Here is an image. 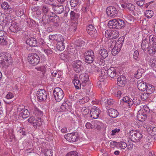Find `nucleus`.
<instances>
[{
    "mask_svg": "<svg viewBox=\"0 0 156 156\" xmlns=\"http://www.w3.org/2000/svg\"><path fill=\"white\" fill-rule=\"evenodd\" d=\"M82 89L85 90L86 94H89L90 91L91 83L89 80L88 75L86 73L81 74L79 76Z\"/></svg>",
    "mask_w": 156,
    "mask_h": 156,
    "instance_id": "obj_1",
    "label": "nucleus"
},
{
    "mask_svg": "<svg viewBox=\"0 0 156 156\" xmlns=\"http://www.w3.org/2000/svg\"><path fill=\"white\" fill-rule=\"evenodd\" d=\"M13 62V59L10 54L3 52L0 53V64L3 67L9 66Z\"/></svg>",
    "mask_w": 156,
    "mask_h": 156,
    "instance_id": "obj_2",
    "label": "nucleus"
},
{
    "mask_svg": "<svg viewBox=\"0 0 156 156\" xmlns=\"http://www.w3.org/2000/svg\"><path fill=\"white\" fill-rule=\"evenodd\" d=\"M129 135L131 140L134 142H138L143 137L140 131L134 130L130 131L129 133Z\"/></svg>",
    "mask_w": 156,
    "mask_h": 156,
    "instance_id": "obj_3",
    "label": "nucleus"
},
{
    "mask_svg": "<svg viewBox=\"0 0 156 156\" xmlns=\"http://www.w3.org/2000/svg\"><path fill=\"white\" fill-rule=\"evenodd\" d=\"M27 59L29 63L33 66L37 65L40 61V58L38 55L34 53L29 54Z\"/></svg>",
    "mask_w": 156,
    "mask_h": 156,
    "instance_id": "obj_4",
    "label": "nucleus"
},
{
    "mask_svg": "<svg viewBox=\"0 0 156 156\" xmlns=\"http://www.w3.org/2000/svg\"><path fill=\"white\" fill-rule=\"evenodd\" d=\"M53 93L55 100L58 102L61 101L64 96L63 90L59 87L55 88L53 90Z\"/></svg>",
    "mask_w": 156,
    "mask_h": 156,
    "instance_id": "obj_5",
    "label": "nucleus"
},
{
    "mask_svg": "<svg viewBox=\"0 0 156 156\" xmlns=\"http://www.w3.org/2000/svg\"><path fill=\"white\" fill-rule=\"evenodd\" d=\"M85 62L88 64L92 63L94 59V53L92 50L85 52L84 54Z\"/></svg>",
    "mask_w": 156,
    "mask_h": 156,
    "instance_id": "obj_6",
    "label": "nucleus"
},
{
    "mask_svg": "<svg viewBox=\"0 0 156 156\" xmlns=\"http://www.w3.org/2000/svg\"><path fill=\"white\" fill-rule=\"evenodd\" d=\"M106 12L108 16L115 17L117 16L118 11L115 7L111 6L107 8Z\"/></svg>",
    "mask_w": 156,
    "mask_h": 156,
    "instance_id": "obj_7",
    "label": "nucleus"
},
{
    "mask_svg": "<svg viewBox=\"0 0 156 156\" xmlns=\"http://www.w3.org/2000/svg\"><path fill=\"white\" fill-rule=\"evenodd\" d=\"M83 63L80 60L74 61L72 64L73 68L76 73L80 72L83 69Z\"/></svg>",
    "mask_w": 156,
    "mask_h": 156,
    "instance_id": "obj_8",
    "label": "nucleus"
},
{
    "mask_svg": "<svg viewBox=\"0 0 156 156\" xmlns=\"http://www.w3.org/2000/svg\"><path fill=\"white\" fill-rule=\"evenodd\" d=\"M123 43L122 40H119L117 41L116 45L112 49V54L115 56L117 55L120 51Z\"/></svg>",
    "mask_w": 156,
    "mask_h": 156,
    "instance_id": "obj_9",
    "label": "nucleus"
},
{
    "mask_svg": "<svg viewBox=\"0 0 156 156\" xmlns=\"http://www.w3.org/2000/svg\"><path fill=\"white\" fill-rule=\"evenodd\" d=\"M101 112V111L99 108L95 106H93L90 110V116L93 119H97Z\"/></svg>",
    "mask_w": 156,
    "mask_h": 156,
    "instance_id": "obj_10",
    "label": "nucleus"
},
{
    "mask_svg": "<svg viewBox=\"0 0 156 156\" xmlns=\"http://www.w3.org/2000/svg\"><path fill=\"white\" fill-rule=\"evenodd\" d=\"M37 95L38 101H42L45 100L47 97V94L44 90L40 89L37 91Z\"/></svg>",
    "mask_w": 156,
    "mask_h": 156,
    "instance_id": "obj_11",
    "label": "nucleus"
},
{
    "mask_svg": "<svg viewBox=\"0 0 156 156\" xmlns=\"http://www.w3.org/2000/svg\"><path fill=\"white\" fill-rule=\"evenodd\" d=\"M68 103V102L67 101L63 102L59 109L60 111L62 112H70L72 107L71 104L70 103Z\"/></svg>",
    "mask_w": 156,
    "mask_h": 156,
    "instance_id": "obj_12",
    "label": "nucleus"
},
{
    "mask_svg": "<svg viewBox=\"0 0 156 156\" xmlns=\"http://www.w3.org/2000/svg\"><path fill=\"white\" fill-rule=\"evenodd\" d=\"M65 138L68 141L70 142H75L78 140V135L77 134L75 133H68L66 134Z\"/></svg>",
    "mask_w": 156,
    "mask_h": 156,
    "instance_id": "obj_13",
    "label": "nucleus"
},
{
    "mask_svg": "<svg viewBox=\"0 0 156 156\" xmlns=\"http://www.w3.org/2000/svg\"><path fill=\"white\" fill-rule=\"evenodd\" d=\"M7 44L6 33L5 31L0 30V44L6 45Z\"/></svg>",
    "mask_w": 156,
    "mask_h": 156,
    "instance_id": "obj_14",
    "label": "nucleus"
},
{
    "mask_svg": "<svg viewBox=\"0 0 156 156\" xmlns=\"http://www.w3.org/2000/svg\"><path fill=\"white\" fill-rule=\"evenodd\" d=\"M86 30L88 33L92 37H96L97 35L96 30L92 24L89 25L87 27Z\"/></svg>",
    "mask_w": 156,
    "mask_h": 156,
    "instance_id": "obj_15",
    "label": "nucleus"
},
{
    "mask_svg": "<svg viewBox=\"0 0 156 156\" xmlns=\"http://www.w3.org/2000/svg\"><path fill=\"white\" fill-rule=\"evenodd\" d=\"M52 8L55 13L57 14H61L64 11L63 6L62 5L54 4Z\"/></svg>",
    "mask_w": 156,
    "mask_h": 156,
    "instance_id": "obj_16",
    "label": "nucleus"
},
{
    "mask_svg": "<svg viewBox=\"0 0 156 156\" xmlns=\"http://www.w3.org/2000/svg\"><path fill=\"white\" fill-rule=\"evenodd\" d=\"M132 99L128 96L124 97L121 100L120 104L122 105H124V103L126 105H127L129 108L132 106Z\"/></svg>",
    "mask_w": 156,
    "mask_h": 156,
    "instance_id": "obj_17",
    "label": "nucleus"
},
{
    "mask_svg": "<svg viewBox=\"0 0 156 156\" xmlns=\"http://www.w3.org/2000/svg\"><path fill=\"white\" fill-rule=\"evenodd\" d=\"M20 28L19 27V23L14 22L12 23L9 27L10 31L14 33H16L20 30Z\"/></svg>",
    "mask_w": 156,
    "mask_h": 156,
    "instance_id": "obj_18",
    "label": "nucleus"
},
{
    "mask_svg": "<svg viewBox=\"0 0 156 156\" xmlns=\"http://www.w3.org/2000/svg\"><path fill=\"white\" fill-rule=\"evenodd\" d=\"M60 58L66 62L71 61L73 59V57H72V56L68 54L67 52H64L61 54Z\"/></svg>",
    "mask_w": 156,
    "mask_h": 156,
    "instance_id": "obj_19",
    "label": "nucleus"
},
{
    "mask_svg": "<svg viewBox=\"0 0 156 156\" xmlns=\"http://www.w3.org/2000/svg\"><path fill=\"white\" fill-rule=\"evenodd\" d=\"M137 87L139 90L144 91L146 90L147 84L146 83H144L143 81L140 80L137 82Z\"/></svg>",
    "mask_w": 156,
    "mask_h": 156,
    "instance_id": "obj_20",
    "label": "nucleus"
},
{
    "mask_svg": "<svg viewBox=\"0 0 156 156\" xmlns=\"http://www.w3.org/2000/svg\"><path fill=\"white\" fill-rule=\"evenodd\" d=\"M118 85L121 87L124 86L126 83V79L124 76L121 75L117 78Z\"/></svg>",
    "mask_w": 156,
    "mask_h": 156,
    "instance_id": "obj_21",
    "label": "nucleus"
},
{
    "mask_svg": "<svg viewBox=\"0 0 156 156\" xmlns=\"http://www.w3.org/2000/svg\"><path fill=\"white\" fill-rule=\"evenodd\" d=\"M107 112L108 115L113 118L116 117L119 114L118 111L113 108H110L108 109L107 111Z\"/></svg>",
    "mask_w": 156,
    "mask_h": 156,
    "instance_id": "obj_22",
    "label": "nucleus"
},
{
    "mask_svg": "<svg viewBox=\"0 0 156 156\" xmlns=\"http://www.w3.org/2000/svg\"><path fill=\"white\" fill-rule=\"evenodd\" d=\"M11 19L10 16H8L4 19L2 23V25H0V30H2L3 29V27H5L8 26L9 23H10Z\"/></svg>",
    "mask_w": 156,
    "mask_h": 156,
    "instance_id": "obj_23",
    "label": "nucleus"
},
{
    "mask_svg": "<svg viewBox=\"0 0 156 156\" xmlns=\"http://www.w3.org/2000/svg\"><path fill=\"white\" fill-rule=\"evenodd\" d=\"M26 43L31 47H35L37 46V40L34 38H28L26 40Z\"/></svg>",
    "mask_w": 156,
    "mask_h": 156,
    "instance_id": "obj_24",
    "label": "nucleus"
},
{
    "mask_svg": "<svg viewBox=\"0 0 156 156\" xmlns=\"http://www.w3.org/2000/svg\"><path fill=\"white\" fill-rule=\"evenodd\" d=\"M20 106H19L18 107V111H21L20 116H22L23 119H26L28 117L29 115V113L28 110L25 109L20 108Z\"/></svg>",
    "mask_w": 156,
    "mask_h": 156,
    "instance_id": "obj_25",
    "label": "nucleus"
},
{
    "mask_svg": "<svg viewBox=\"0 0 156 156\" xmlns=\"http://www.w3.org/2000/svg\"><path fill=\"white\" fill-rule=\"evenodd\" d=\"M106 72L108 75L111 78H113L117 74L116 69L114 67H110L107 71Z\"/></svg>",
    "mask_w": 156,
    "mask_h": 156,
    "instance_id": "obj_26",
    "label": "nucleus"
},
{
    "mask_svg": "<svg viewBox=\"0 0 156 156\" xmlns=\"http://www.w3.org/2000/svg\"><path fill=\"white\" fill-rule=\"evenodd\" d=\"M59 20L58 17H55L51 19L50 24L55 27H57L59 25Z\"/></svg>",
    "mask_w": 156,
    "mask_h": 156,
    "instance_id": "obj_27",
    "label": "nucleus"
},
{
    "mask_svg": "<svg viewBox=\"0 0 156 156\" xmlns=\"http://www.w3.org/2000/svg\"><path fill=\"white\" fill-rule=\"evenodd\" d=\"M147 118V116L145 114L142 112L140 110L138 112L137 115V119L140 121H144Z\"/></svg>",
    "mask_w": 156,
    "mask_h": 156,
    "instance_id": "obj_28",
    "label": "nucleus"
},
{
    "mask_svg": "<svg viewBox=\"0 0 156 156\" xmlns=\"http://www.w3.org/2000/svg\"><path fill=\"white\" fill-rule=\"evenodd\" d=\"M1 6L2 9L5 10V12L6 13L9 14L12 12V9L7 2H3Z\"/></svg>",
    "mask_w": 156,
    "mask_h": 156,
    "instance_id": "obj_29",
    "label": "nucleus"
},
{
    "mask_svg": "<svg viewBox=\"0 0 156 156\" xmlns=\"http://www.w3.org/2000/svg\"><path fill=\"white\" fill-rule=\"evenodd\" d=\"M147 37H144L143 39L142 43L141 44V47L142 49L146 51L149 47V45L148 42L147 38Z\"/></svg>",
    "mask_w": 156,
    "mask_h": 156,
    "instance_id": "obj_30",
    "label": "nucleus"
},
{
    "mask_svg": "<svg viewBox=\"0 0 156 156\" xmlns=\"http://www.w3.org/2000/svg\"><path fill=\"white\" fill-rule=\"evenodd\" d=\"M67 50L68 51V53L71 55L72 56V57H73V59L77 52L76 48L75 47H73L72 46H69L68 47Z\"/></svg>",
    "mask_w": 156,
    "mask_h": 156,
    "instance_id": "obj_31",
    "label": "nucleus"
},
{
    "mask_svg": "<svg viewBox=\"0 0 156 156\" xmlns=\"http://www.w3.org/2000/svg\"><path fill=\"white\" fill-rule=\"evenodd\" d=\"M116 26L117 29H121L125 26V23L124 20L120 19H116Z\"/></svg>",
    "mask_w": 156,
    "mask_h": 156,
    "instance_id": "obj_32",
    "label": "nucleus"
},
{
    "mask_svg": "<svg viewBox=\"0 0 156 156\" xmlns=\"http://www.w3.org/2000/svg\"><path fill=\"white\" fill-rule=\"evenodd\" d=\"M73 83L74 84L75 87L77 89L81 88L82 86L81 82L77 77L75 76L73 80Z\"/></svg>",
    "mask_w": 156,
    "mask_h": 156,
    "instance_id": "obj_33",
    "label": "nucleus"
},
{
    "mask_svg": "<svg viewBox=\"0 0 156 156\" xmlns=\"http://www.w3.org/2000/svg\"><path fill=\"white\" fill-rule=\"evenodd\" d=\"M43 123V119L41 118H37L35 121L33 122V126L35 128H37V126H40Z\"/></svg>",
    "mask_w": 156,
    "mask_h": 156,
    "instance_id": "obj_34",
    "label": "nucleus"
},
{
    "mask_svg": "<svg viewBox=\"0 0 156 156\" xmlns=\"http://www.w3.org/2000/svg\"><path fill=\"white\" fill-rule=\"evenodd\" d=\"M98 53L100 55L102 59L106 58L108 55L107 51L104 48H102L99 51Z\"/></svg>",
    "mask_w": 156,
    "mask_h": 156,
    "instance_id": "obj_35",
    "label": "nucleus"
},
{
    "mask_svg": "<svg viewBox=\"0 0 156 156\" xmlns=\"http://www.w3.org/2000/svg\"><path fill=\"white\" fill-rule=\"evenodd\" d=\"M116 19H114L112 20H110L108 21V26L110 28H116L117 27L116 26Z\"/></svg>",
    "mask_w": 156,
    "mask_h": 156,
    "instance_id": "obj_36",
    "label": "nucleus"
},
{
    "mask_svg": "<svg viewBox=\"0 0 156 156\" xmlns=\"http://www.w3.org/2000/svg\"><path fill=\"white\" fill-rule=\"evenodd\" d=\"M145 91L147 94H150L154 91V87L151 85L148 84L147 86L146 90Z\"/></svg>",
    "mask_w": 156,
    "mask_h": 156,
    "instance_id": "obj_37",
    "label": "nucleus"
},
{
    "mask_svg": "<svg viewBox=\"0 0 156 156\" xmlns=\"http://www.w3.org/2000/svg\"><path fill=\"white\" fill-rule=\"evenodd\" d=\"M133 144L130 143L129 145H128L127 144H126L124 142L121 141L118 142V148H121L122 149H124L127 146H130V147L132 146Z\"/></svg>",
    "mask_w": 156,
    "mask_h": 156,
    "instance_id": "obj_38",
    "label": "nucleus"
},
{
    "mask_svg": "<svg viewBox=\"0 0 156 156\" xmlns=\"http://www.w3.org/2000/svg\"><path fill=\"white\" fill-rule=\"evenodd\" d=\"M144 72V70L143 69H140L138 70L137 73L134 74V77L137 79H139L142 76L143 73Z\"/></svg>",
    "mask_w": 156,
    "mask_h": 156,
    "instance_id": "obj_39",
    "label": "nucleus"
},
{
    "mask_svg": "<svg viewBox=\"0 0 156 156\" xmlns=\"http://www.w3.org/2000/svg\"><path fill=\"white\" fill-rule=\"evenodd\" d=\"M111 34L110 39H115L119 36V32L115 30H111Z\"/></svg>",
    "mask_w": 156,
    "mask_h": 156,
    "instance_id": "obj_40",
    "label": "nucleus"
},
{
    "mask_svg": "<svg viewBox=\"0 0 156 156\" xmlns=\"http://www.w3.org/2000/svg\"><path fill=\"white\" fill-rule=\"evenodd\" d=\"M70 18L72 20H76L79 17L78 14L75 12L74 11H71L70 12Z\"/></svg>",
    "mask_w": 156,
    "mask_h": 156,
    "instance_id": "obj_41",
    "label": "nucleus"
},
{
    "mask_svg": "<svg viewBox=\"0 0 156 156\" xmlns=\"http://www.w3.org/2000/svg\"><path fill=\"white\" fill-rule=\"evenodd\" d=\"M117 41H111L108 43V49L110 50H111L112 48L115 46L116 45Z\"/></svg>",
    "mask_w": 156,
    "mask_h": 156,
    "instance_id": "obj_42",
    "label": "nucleus"
},
{
    "mask_svg": "<svg viewBox=\"0 0 156 156\" xmlns=\"http://www.w3.org/2000/svg\"><path fill=\"white\" fill-rule=\"evenodd\" d=\"M55 41H57V43H64L65 41L64 37L60 34H58Z\"/></svg>",
    "mask_w": 156,
    "mask_h": 156,
    "instance_id": "obj_43",
    "label": "nucleus"
},
{
    "mask_svg": "<svg viewBox=\"0 0 156 156\" xmlns=\"http://www.w3.org/2000/svg\"><path fill=\"white\" fill-rule=\"evenodd\" d=\"M150 65L154 70L156 71V59H151L150 61Z\"/></svg>",
    "mask_w": 156,
    "mask_h": 156,
    "instance_id": "obj_44",
    "label": "nucleus"
},
{
    "mask_svg": "<svg viewBox=\"0 0 156 156\" xmlns=\"http://www.w3.org/2000/svg\"><path fill=\"white\" fill-rule=\"evenodd\" d=\"M56 47L58 50L62 51L65 48V46L64 45V43H57Z\"/></svg>",
    "mask_w": 156,
    "mask_h": 156,
    "instance_id": "obj_45",
    "label": "nucleus"
},
{
    "mask_svg": "<svg viewBox=\"0 0 156 156\" xmlns=\"http://www.w3.org/2000/svg\"><path fill=\"white\" fill-rule=\"evenodd\" d=\"M153 14V11L151 10H146L145 12V16L148 19L151 18L152 17Z\"/></svg>",
    "mask_w": 156,
    "mask_h": 156,
    "instance_id": "obj_46",
    "label": "nucleus"
},
{
    "mask_svg": "<svg viewBox=\"0 0 156 156\" xmlns=\"http://www.w3.org/2000/svg\"><path fill=\"white\" fill-rule=\"evenodd\" d=\"M47 18L46 15L44 16L42 18V21L43 23L44 24H50V22H51V19H48V17Z\"/></svg>",
    "mask_w": 156,
    "mask_h": 156,
    "instance_id": "obj_47",
    "label": "nucleus"
},
{
    "mask_svg": "<svg viewBox=\"0 0 156 156\" xmlns=\"http://www.w3.org/2000/svg\"><path fill=\"white\" fill-rule=\"evenodd\" d=\"M44 154L45 156H52L53 152L52 150L51 149H45Z\"/></svg>",
    "mask_w": 156,
    "mask_h": 156,
    "instance_id": "obj_48",
    "label": "nucleus"
},
{
    "mask_svg": "<svg viewBox=\"0 0 156 156\" xmlns=\"http://www.w3.org/2000/svg\"><path fill=\"white\" fill-rule=\"evenodd\" d=\"M140 103V100L138 98L135 97L132 100V105L134 104V105H139Z\"/></svg>",
    "mask_w": 156,
    "mask_h": 156,
    "instance_id": "obj_49",
    "label": "nucleus"
},
{
    "mask_svg": "<svg viewBox=\"0 0 156 156\" xmlns=\"http://www.w3.org/2000/svg\"><path fill=\"white\" fill-rule=\"evenodd\" d=\"M77 26V23L76 22L72 23L69 27V29L71 31H76Z\"/></svg>",
    "mask_w": 156,
    "mask_h": 156,
    "instance_id": "obj_50",
    "label": "nucleus"
},
{
    "mask_svg": "<svg viewBox=\"0 0 156 156\" xmlns=\"http://www.w3.org/2000/svg\"><path fill=\"white\" fill-rule=\"evenodd\" d=\"M155 36L154 35H151L149 37V43L150 44H153L155 42L156 40V38H155Z\"/></svg>",
    "mask_w": 156,
    "mask_h": 156,
    "instance_id": "obj_51",
    "label": "nucleus"
},
{
    "mask_svg": "<svg viewBox=\"0 0 156 156\" xmlns=\"http://www.w3.org/2000/svg\"><path fill=\"white\" fill-rule=\"evenodd\" d=\"M126 8L129 11H133L135 9L134 5L130 3H128L126 4Z\"/></svg>",
    "mask_w": 156,
    "mask_h": 156,
    "instance_id": "obj_52",
    "label": "nucleus"
},
{
    "mask_svg": "<svg viewBox=\"0 0 156 156\" xmlns=\"http://www.w3.org/2000/svg\"><path fill=\"white\" fill-rule=\"evenodd\" d=\"M71 6L73 7L76 6L79 3L78 0H71L70 1Z\"/></svg>",
    "mask_w": 156,
    "mask_h": 156,
    "instance_id": "obj_53",
    "label": "nucleus"
},
{
    "mask_svg": "<svg viewBox=\"0 0 156 156\" xmlns=\"http://www.w3.org/2000/svg\"><path fill=\"white\" fill-rule=\"evenodd\" d=\"M81 111L84 115L88 114L90 111V109L88 107H83L82 108Z\"/></svg>",
    "mask_w": 156,
    "mask_h": 156,
    "instance_id": "obj_54",
    "label": "nucleus"
},
{
    "mask_svg": "<svg viewBox=\"0 0 156 156\" xmlns=\"http://www.w3.org/2000/svg\"><path fill=\"white\" fill-rule=\"evenodd\" d=\"M89 99V98L88 97H84L82 99L80 100L79 102L80 104H83L88 102Z\"/></svg>",
    "mask_w": 156,
    "mask_h": 156,
    "instance_id": "obj_55",
    "label": "nucleus"
},
{
    "mask_svg": "<svg viewBox=\"0 0 156 156\" xmlns=\"http://www.w3.org/2000/svg\"><path fill=\"white\" fill-rule=\"evenodd\" d=\"M85 126L86 128L88 129H93L95 127V126L92 125L90 122H87L86 123Z\"/></svg>",
    "mask_w": 156,
    "mask_h": 156,
    "instance_id": "obj_56",
    "label": "nucleus"
},
{
    "mask_svg": "<svg viewBox=\"0 0 156 156\" xmlns=\"http://www.w3.org/2000/svg\"><path fill=\"white\" fill-rule=\"evenodd\" d=\"M42 11L44 14H46L49 12V9L47 6L44 5L42 7Z\"/></svg>",
    "mask_w": 156,
    "mask_h": 156,
    "instance_id": "obj_57",
    "label": "nucleus"
},
{
    "mask_svg": "<svg viewBox=\"0 0 156 156\" xmlns=\"http://www.w3.org/2000/svg\"><path fill=\"white\" fill-rule=\"evenodd\" d=\"M76 46L81 47L84 45V42L81 40H78L76 43Z\"/></svg>",
    "mask_w": 156,
    "mask_h": 156,
    "instance_id": "obj_58",
    "label": "nucleus"
},
{
    "mask_svg": "<svg viewBox=\"0 0 156 156\" xmlns=\"http://www.w3.org/2000/svg\"><path fill=\"white\" fill-rule=\"evenodd\" d=\"M118 142H117L115 141H112L110 142V146L112 148H114L116 147L118 148Z\"/></svg>",
    "mask_w": 156,
    "mask_h": 156,
    "instance_id": "obj_59",
    "label": "nucleus"
},
{
    "mask_svg": "<svg viewBox=\"0 0 156 156\" xmlns=\"http://www.w3.org/2000/svg\"><path fill=\"white\" fill-rule=\"evenodd\" d=\"M51 75L53 77H54L56 78H60L61 76V75L59 74L58 72L56 71H53L51 73Z\"/></svg>",
    "mask_w": 156,
    "mask_h": 156,
    "instance_id": "obj_60",
    "label": "nucleus"
},
{
    "mask_svg": "<svg viewBox=\"0 0 156 156\" xmlns=\"http://www.w3.org/2000/svg\"><path fill=\"white\" fill-rule=\"evenodd\" d=\"M137 63H138L137 64V65L138 66H140L141 67V66H144V60L142 59L137 60Z\"/></svg>",
    "mask_w": 156,
    "mask_h": 156,
    "instance_id": "obj_61",
    "label": "nucleus"
},
{
    "mask_svg": "<svg viewBox=\"0 0 156 156\" xmlns=\"http://www.w3.org/2000/svg\"><path fill=\"white\" fill-rule=\"evenodd\" d=\"M147 116L148 118L151 122L154 121L155 117V116L154 114H152L150 113L148 114Z\"/></svg>",
    "mask_w": 156,
    "mask_h": 156,
    "instance_id": "obj_62",
    "label": "nucleus"
},
{
    "mask_svg": "<svg viewBox=\"0 0 156 156\" xmlns=\"http://www.w3.org/2000/svg\"><path fill=\"white\" fill-rule=\"evenodd\" d=\"M111 34V30H106L105 32V36L107 38L110 39Z\"/></svg>",
    "mask_w": 156,
    "mask_h": 156,
    "instance_id": "obj_63",
    "label": "nucleus"
},
{
    "mask_svg": "<svg viewBox=\"0 0 156 156\" xmlns=\"http://www.w3.org/2000/svg\"><path fill=\"white\" fill-rule=\"evenodd\" d=\"M156 52V51H154V49L151 48V47L150 46V48L148 50V52L149 54L151 55H153L155 54Z\"/></svg>",
    "mask_w": 156,
    "mask_h": 156,
    "instance_id": "obj_64",
    "label": "nucleus"
}]
</instances>
